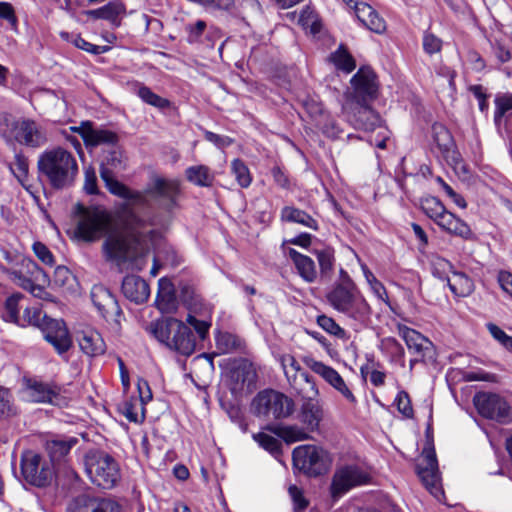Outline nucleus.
<instances>
[{
    "label": "nucleus",
    "mask_w": 512,
    "mask_h": 512,
    "mask_svg": "<svg viewBox=\"0 0 512 512\" xmlns=\"http://www.w3.org/2000/svg\"><path fill=\"white\" fill-rule=\"evenodd\" d=\"M424 213L435 223L447 212L444 205L436 197H427L421 203Z\"/></svg>",
    "instance_id": "a18cd8bd"
},
{
    "label": "nucleus",
    "mask_w": 512,
    "mask_h": 512,
    "mask_svg": "<svg viewBox=\"0 0 512 512\" xmlns=\"http://www.w3.org/2000/svg\"><path fill=\"white\" fill-rule=\"evenodd\" d=\"M15 140L30 148H40L48 142L47 129L32 119H20L12 125Z\"/></svg>",
    "instance_id": "ddd939ff"
},
{
    "label": "nucleus",
    "mask_w": 512,
    "mask_h": 512,
    "mask_svg": "<svg viewBox=\"0 0 512 512\" xmlns=\"http://www.w3.org/2000/svg\"><path fill=\"white\" fill-rule=\"evenodd\" d=\"M398 334L405 341L409 352L416 356V360H424L431 356L433 343L418 331L405 325H399Z\"/></svg>",
    "instance_id": "5701e85b"
},
{
    "label": "nucleus",
    "mask_w": 512,
    "mask_h": 512,
    "mask_svg": "<svg viewBox=\"0 0 512 512\" xmlns=\"http://www.w3.org/2000/svg\"><path fill=\"white\" fill-rule=\"evenodd\" d=\"M78 343L81 351L89 357L103 355L106 344L99 332L93 329L83 330L78 335Z\"/></svg>",
    "instance_id": "bb28decb"
},
{
    "label": "nucleus",
    "mask_w": 512,
    "mask_h": 512,
    "mask_svg": "<svg viewBox=\"0 0 512 512\" xmlns=\"http://www.w3.org/2000/svg\"><path fill=\"white\" fill-rule=\"evenodd\" d=\"M417 474L431 495L438 501H442L445 495L442 489L436 455L433 450L427 451L421 462L417 464Z\"/></svg>",
    "instance_id": "2eb2a0df"
},
{
    "label": "nucleus",
    "mask_w": 512,
    "mask_h": 512,
    "mask_svg": "<svg viewBox=\"0 0 512 512\" xmlns=\"http://www.w3.org/2000/svg\"><path fill=\"white\" fill-rule=\"evenodd\" d=\"M293 465L308 476L325 473L332 463L330 454L315 445H300L292 452Z\"/></svg>",
    "instance_id": "6e6552de"
},
{
    "label": "nucleus",
    "mask_w": 512,
    "mask_h": 512,
    "mask_svg": "<svg viewBox=\"0 0 512 512\" xmlns=\"http://www.w3.org/2000/svg\"><path fill=\"white\" fill-rule=\"evenodd\" d=\"M288 255L293 261L299 276L307 283H313L317 279V270L313 259L290 248Z\"/></svg>",
    "instance_id": "cd10ccee"
},
{
    "label": "nucleus",
    "mask_w": 512,
    "mask_h": 512,
    "mask_svg": "<svg viewBox=\"0 0 512 512\" xmlns=\"http://www.w3.org/2000/svg\"><path fill=\"white\" fill-rule=\"evenodd\" d=\"M23 479L35 487H46L54 478V468L50 461L33 450H25L20 460Z\"/></svg>",
    "instance_id": "1a4fd4ad"
},
{
    "label": "nucleus",
    "mask_w": 512,
    "mask_h": 512,
    "mask_svg": "<svg viewBox=\"0 0 512 512\" xmlns=\"http://www.w3.org/2000/svg\"><path fill=\"white\" fill-rule=\"evenodd\" d=\"M118 141V136L108 129H97L91 124L90 130L85 133V145L87 147H96L99 145H114Z\"/></svg>",
    "instance_id": "72a5a7b5"
},
{
    "label": "nucleus",
    "mask_w": 512,
    "mask_h": 512,
    "mask_svg": "<svg viewBox=\"0 0 512 512\" xmlns=\"http://www.w3.org/2000/svg\"><path fill=\"white\" fill-rule=\"evenodd\" d=\"M123 295L136 304H142L147 301L150 295L148 283L135 275H128L122 281Z\"/></svg>",
    "instance_id": "a878e982"
},
{
    "label": "nucleus",
    "mask_w": 512,
    "mask_h": 512,
    "mask_svg": "<svg viewBox=\"0 0 512 512\" xmlns=\"http://www.w3.org/2000/svg\"><path fill=\"white\" fill-rule=\"evenodd\" d=\"M124 11L123 5L117 1H111L106 5L91 10L88 14L96 19H105L117 23L119 15Z\"/></svg>",
    "instance_id": "58836bf2"
},
{
    "label": "nucleus",
    "mask_w": 512,
    "mask_h": 512,
    "mask_svg": "<svg viewBox=\"0 0 512 512\" xmlns=\"http://www.w3.org/2000/svg\"><path fill=\"white\" fill-rule=\"evenodd\" d=\"M486 327L496 341L507 350L512 351V336L506 334L505 331L493 323H488Z\"/></svg>",
    "instance_id": "680f3d73"
},
{
    "label": "nucleus",
    "mask_w": 512,
    "mask_h": 512,
    "mask_svg": "<svg viewBox=\"0 0 512 512\" xmlns=\"http://www.w3.org/2000/svg\"><path fill=\"white\" fill-rule=\"evenodd\" d=\"M280 218L284 222L296 223L314 231L319 229V225L316 219H314L306 211L294 206L283 207L281 210Z\"/></svg>",
    "instance_id": "c756f323"
},
{
    "label": "nucleus",
    "mask_w": 512,
    "mask_h": 512,
    "mask_svg": "<svg viewBox=\"0 0 512 512\" xmlns=\"http://www.w3.org/2000/svg\"><path fill=\"white\" fill-rule=\"evenodd\" d=\"M47 318L48 316L43 314L39 307H26L20 325H33L40 328Z\"/></svg>",
    "instance_id": "864d4df0"
},
{
    "label": "nucleus",
    "mask_w": 512,
    "mask_h": 512,
    "mask_svg": "<svg viewBox=\"0 0 512 512\" xmlns=\"http://www.w3.org/2000/svg\"><path fill=\"white\" fill-rule=\"evenodd\" d=\"M37 169L40 176L57 190L71 187L79 173L75 156L61 146L44 150L38 157Z\"/></svg>",
    "instance_id": "f03ea898"
},
{
    "label": "nucleus",
    "mask_w": 512,
    "mask_h": 512,
    "mask_svg": "<svg viewBox=\"0 0 512 512\" xmlns=\"http://www.w3.org/2000/svg\"><path fill=\"white\" fill-rule=\"evenodd\" d=\"M446 279L451 292L457 297H467L474 290L472 279L465 273L453 271L452 276Z\"/></svg>",
    "instance_id": "473e14b6"
},
{
    "label": "nucleus",
    "mask_w": 512,
    "mask_h": 512,
    "mask_svg": "<svg viewBox=\"0 0 512 512\" xmlns=\"http://www.w3.org/2000/svg\"><path fill=\"white\" fill-rule=\"evenodd\" d=\"M99 498L81 495L76 498L71 512H98Z\"/></svg>",
    "instance_id": "3c124183"
},
{
    "label": "nucleus",
    "mask_w": 512,
    "mask_h": 512,
    "mask_svg": "<svg viewBox=\"0 0 512 512\" xmlns=\"http://www.w3.org/2000/svg\"><path fill=\"white\" fill-rule=\"evenodd\" d=\"M256 372L252 364L243 361L228 372V386L232 394L238 396L251 393L255 388Z\"/></svg>",
    "instance_id": "f3484780"
},
{
    "label": "nucleus",
    "mask_w": 512,
    "mask_h": 512,
    "mask_svg": "<svg viewBox=\"0 0 512 512\" xmlns=\"http://www.w3.org/2000/svg\"><path fill=\"white\" fill-rule=\"evenodd\" d=\"M231 171L242 188H247L251 184L252 177L250 171L242 160L234 159L231 163Z\"/></svg>",
    "instance_id": "de8ad7c7"
},
{
    "label": "nucleus",
    "mask_w": 512,
    "mask_h": 512,
    "mask_svg": "<svg viewBox=\"0 0 512 512\" xmlns=\"http://www.w3.org/2000/svg\"><path fill=\"white\" fill-rule=\"evenodd\" d=\"M253 439L274 457H278L281 454L282 444L276 437L265 432H259L253 435Z\"/></svg>",
    "instance_id": "c03bdc74"
},
{
    "label": "nucleus",
    "mask_w": 512,
    "mask_h": 512,
    "mask_svg": "<svg viewBox=\"0 0 512 512\" xmlns=\"http://www.w3.org/2000/svg\"><path fill=\"white\" fill-rule=\"evenodd\" d=\"M10 280L20 288L30 292L34 297L47 299L49 294L45 286L49 284V276L32 259H23L18 268L8 271Z\"/></svg>",
    "instance_id": "423d86ee"
},
{
    "label": "nucleus",
    "mask_w": 512,
    "mask_h": 512,
    "mask_svg": "<svg viewBox=\"0 0 512 512\" xmlns=\"http://www.w3.org/2000/svg\"><path fill=\"white\" fill-rule=\"evenodd\" d=\"M40 329L44 338L53 345L58 353H65L71 347L72 341L63 320L48 317L44 320Z\"/></svg>",
    "instance_id": "aec40b11"
},
{
    "label": "nucleus",
    "mask_w": 512,
    "mask_h": 512,
    "mask_svg": "<svg viewBox=\"0 0 512 512\" xmlns=\"http://www.w3.org/2000/svg\"><path fill=\"white\" fill-rule=\"evenodd\" d=\"M302 361L308 368L322 377L330 386L338 391L348 402L356 403V397L347 386L343 377L333 367L311 356L303 357Z\"/></svg>",
    "instance_id": "dca6fc26"
},
{
    "label": "nucleus",
    "mask_w": 512,
    "mask_h": 512,
    "mask_svg": "<svg viewBox=\"0 0 512 512\" xmlns=\"http://www.w3.org/2000/svg\"><path fill=\"white\" fill-rule=\"evenodd\" d=\"M146 192L150 197L161 201L162 205L166 209L170 210L176 206V200L179 194V186L176 181L157 177L147 187Z\"/></svg>",
    "instance_id": "b1692460"
},
{
    "label": "nucleus",
    "mask_w": 512,
    "mask_h": 512,
    "mask_svg": "<svg viewBox=\"0 0 512 512\" xmlns=\"http://www.w3.org/2000/svg\"><path fill=\"white\" fill-rule=\"evenodd\" d=\"M77 442L78 440L75 437H57L47 440L45 449L50 456V462L61 461Z\"/></svg>",
    "instance_id": "7c9ffc66"
},
{
    "label": "nucleus",
    "mask_w": 512,
    "mask_h": 512,
    "mask_svg": "<svg viewBox=\"0 0 512 512\" xmlns=\"http://www.w3.org/2000/svg\"><path fill=\"white\" fill-rule=\"evenodd\" d=\"M268 430L275 432L286 443L304 441L310 438L308 430L298 425H285L277 428L267 427Z\"/></svg>",
    "instance_id": "c9c22d12"
},
{
    "label": "nucleus",
    "mask_w": 512,
    "mask_h": 512,
    "mask_svg": "<svg viewBox=\"0 0 512 512\" xmlns=\"http://www.w3.org/2000/svg\"><path fill=\"white\" fill-rule=\"evenodd\" d=\"M370 475L362 468L356 465H346L338 468L333 477L330 486V492L333 499L337 500L346 494L350 489L369 483Z\"/></svg>",
    "instance_id": "9b49d317"
},
{
    "label": "nucleus",
    "mask_w": 512,
    "mask_h": 512,
    "mask_svg": "<svg viewBox=\"0 0 512 512\" xmlns=\"http://www.w3.org/2000/svg\"><path fill=\"white\" fill-rule=\"evenodd\" d=\"M24 299L21 293H14L9 296L4 303V311L2 317L5 321L21 324L19 317V302Z\"/></svg>",
    "instance_id": "a19ab883"
},
{
    "label": "nucleus",
    "mask_w": 512,
    "mask_h": 512,
    "mask_svg": "<svg viewBox=\"0 0 512 512\" xmlns=\"http://www.w3.org/2000/svg\"><path fill=\"white\" fill-rule=\"evenodd\" d=\"M84 463L88 477L98 487L111 489L121 478L119 464L104 451H90Z\"/></svg>",
    "instance_id": "39448f33"
},
{
    "label": "nucleus",
    "mask_w": 512,
    "mask_h": 512,
    "mask_svg": "<svg viewBox=\"0 0 512 512\" xmlns=\"http://www.w3.org/2000/svg\"><path fill=\"white\" fill-rule=\"evenodd\" d=\"M351 83L354 87L353 102H370L376 98L378 84L375 73L368 67H362L352 77Z\"/></svg>",
    "instance_id": "6ab92c4d"
},
{
    "label": "nucleus",
    "mask_w": 512,
    "mask_h": 512,
    "mask_svg": "<svg viewBox=\"0 0 512 512\" xmlns=\"http://www.w3.org/2000/svg\"><path fill=\"white\" fill-rule=\"evenodd\" d=\"M473 403L481 416L500 423L507 422L510 406L500 395L490 392H479L474 395Z\"/></svg>",
    "instance_id": "f8f14e48"
},
{
    "label": "nucleus",
    "mask_w": 512,
    "mask_h": 512,
    "mask_svg": "<svg viewBox=\"0 0 512 512\" xmlns=\"http://www.w3.org/2000/svg\"><path fill=\"white\" fill-rule=\"evenodd\" d=\"M16 410L12 404V396L8 389L0 387V417L14 415Z\"/></svg>",
    "instance_id": "13d9d810"
},
{
    "label": "nucleus",
    "mask_w": 512,
    "mask_h": 512,
    "mask_svg": "<svg viewBox=\"0 0 512 512\" xmlns=\"http://www.w3.org/2000/svg\"><path fill=\"white\" fill-rule=\"evenodd\" d=\"M327 302L337 312L359 323H366L371 307L356 286L333 287L326 295Z\"/></svg>",
    "instance_id": "20e7f679"
},
{
    "label": "nucleus",
    "mask_w": 512,
    "mask_h": 512,
    "mask_svg": "<svg viewBox=\"0 0 512 512\" xmlns=\"http://www.w3.org/2000/svg\"><path fill=\"white\" fill-rule=\"evenodd\" d=\"M186 179L199 187H211L215 180V174L206 165H194L185 170Z\"/></svg>",
    "instance_id": "2f4dec72"
},
{
    "label": "nucleus",
    "mask_w": 512,
    "mask_h": 512,
    "mask_svg": "<svg viewBox=\"0 0 512 512\" xmlns=\"http://www.w3.org/2000/svg\"><path fill=\"white\" fill-rule=\"evenodd\" d=\"M317 324L327 333L339 339H346V331L336 323V321L327 315H319L316 319Z\"/></svg>",
    "instance_id": "8fccbe9b"
},
{
    "label": "nucleus",
    "mask_w": 512,
    "mask_h": 512,
    "mask_svg": "<svg viewBox=\"0 0 512 512\" xmlns=\"http://www.w3.org/2000/svg\"><path fill=\"white\" fill-rule=\"evenodd\" d=\"M345 2L354 10L355 16L364 27L376 34H383L386 31V21L369 4L356 0H345Z\"/></svg>",
    "instance_id": "412c9836"
},
{
    "label": "nucleus",
    "mask_w": 512,
    "mask_h": 512,
    "mask_svg": "<svg viewBox=\"0 0 512 512\" xmlns=\"http://www.w3.org/2000/svg\"><path fill=\"white\" fill-rule=\"evenodd\" d=\"M0 21H6L12 30H17L18 19L11 3L0 2Z\"/></svg>",
    "instance_id": "4d7b16f0"
},
{
    "label": "nucleus",
    "mask_w": 512,
    "mask_h": 512,
    "mask_svg": "<svg viewBox=\"0 0 512 512\" xmlns=\"http://www.w3.org/2000/svg\"><path fill=\"white\" fill-rule=\"evenodd\" d=\"M100 176L101 179L104 181L106 188L109 190V192L113 195H116L120 198H126L128 196V192L130 188H128L123 183L119 182L114 174L113 171H111L107 167H100Z\"/></svg>",
    "instance_id": "4c0bfd02"
},
{
    "label": "nucleus",
    "mask_w": 512,
    "mask_h": 512,
    "mask_svg": "<svg viewBox=\"0 0 512 512\" xmlns=\"http://www.w3.org/2000/svg\"><path fill=\"white\" fill-rule=\"evenodd\" d=\"M281 366L290 386L301 397L318 396L319 391L316 383L300 363L291 354H283L280 357Z\"/></svg>",
    "instance_id": "9d476101"
},
{
    "label": "nucleus",
    "mask_w": 512,
    "mask_h": 512,
    "mask_svg": "<svg viewBox=\"0 0 512 512\" xmlns=\"http://www.w3.org/2000/svg\"><path fill=\"white\" fill-rule=\"evenodd\" d=\"M368 103L358 101L343 106L347 120L356 129L373 130L380 122L379 115Z\"/></svg>",
    "instance_id": "a211bd4d"
},
{
    "label": "nucleus",
    "mask_w": 512,
    "mask_h": 512,
    "mask_svg": "<svg viewBox=\"0 0 512 512\" xmlns=\"http://www.w3.org/2000/svg\"><path fill=\"white\" fill-rule=\"evenodd\" d=\"M53 283L59 288L71 290L76 283V278L65 266H58L54 271Z\"/></svg>",
    "instance_id": "49530a36"
},
{
    "label": "nucleus",
    "mask_w": 512,
    "mask_h": 512,
    "mask_svg": "<svg viewBox=\"0 0 512 512\" xmlns=\"http://www.w3.org/2000/svg\"><path fill=\"white\" fill-rule=\"evenodd\" d=\"M12 174L18 179L19 182L23 183L28 178L29 162L26 156L22 153H17L14 157L13 163L9 166Z\"/></svg>",
    "instance_id": "09e8293b"
},
{
    "label": "nucleus",
    "mask_w": 512,
    "mask_h": 512,
    "mask_svg": "<svg viewBox=\"0 0 512 512\" xmlns=\"http://www.w3.org/2000/svg\"><path fill=\"white\" fill-rule=\"evenodd\" d=\"M137 94L145 103L151 106L157 108H166L169 106V101L167 99L155 94L150 88L146 86H140Z\"/></svg>",
    "instance_id": "603ef678"
},
{
    "label": "nucleus",
    "mask_w": 512,
    "mask_h": 512,
    "mask_svg": "<svg viewBox=\"0 0 512 512\" xmlns=\"http://www.w3.org/2000/svg\"><path fill=\"white\" fill-rule=\"evenodd\" d=\"M294 410V402L285 394L264 389L256 394L251 403V411L257 417L282 419L289 417Z\"/></svg>",
    "instance_id": "0eeeda50"
},
{
    "label": "nucleus",
    "mask_w": 512,
    "mask_h": 512,
    "mask_svg": "<svg viewBox=\"0 0 512 512\" xmlns=\"http://www.w3.org/2000/svg\"><path fill=\"white\" fill-rule=\"evenodd\" d=\"M32 249L37 258L44 264L50 266L54 264V256L45 244L42 242H35Z\"/></svg>",
    "instance_id": "69168bd1"
},
{
    "label": "nucleus",
    "mask_w": 512,
    "mask_h": 512,
    "mask_svg": "<svg viewBox=\"0 0 512 512\" xmlns=\"http://www.w3.org/2000/svg\"><path fill=\"white\" fill-rule=\"evenodd\" d=\"M436 224L449 234L464 239H468L472 234L470 227L462 219L449 211L444 213Z\"/></svg>",
    "instance_id": "c85d7f7f"
},
{
    "label": "nucleus",
    "mask_w": 512,
    "mask_h": 512,
    "mask_svg": "<svg viewBox=\"0 0 512 512\" xmlns=\"http://www.w3.org/2000/svg\"><path fill=\"white\" fill-rule=\"evenodd\" d=\"M150 333L172 351L189 356L195 351L196 340L190 328L176 318H164L150 325Z\"/></svg>",
    "instance_id": "7ed1b4c3"
},
{
    "label": "nucleus",
    "mask_w": 512,
    "mask_h": 512,
    "mask_svg": "<svg viewBox=\"0 0 512 512\" xmlns=\"http://www.w3.org/2000/svg\"><path fill=\"white\" fill-rule=\"evenodd\" d=\"M91 299L101 316L115 329L120 327L122 310L113 294L102 285H94Z\"/></svg>",
    "instance_id": "4468645a"
},
{
    "label": "nucleus",
    "mask_w": 512,
    "mask_h": 512,
    "mask_svg": "<svg viewBox=\"0 0 512 512\" xmlns=\"http://www.w3.org/2000/svg\"><path fill=\"white\" fill-rule=\"evenodd\" d=\"M395 404L397 406L398 411L405 417V418H412L414 415V411L412 408L411 400L407 392L400 391L396 398H395Z\"/></svg>",
    "instance_id": "052dcab7"
},
{
    "label": "nucleus",
    "mask_w": 512,
    "mask_h": 512,
    "mask_svg": "<svg viewBox=\"0 0 512 512\" xmlns=\"http://www.w3.org/2000/svg\"><path fill=\"white\" fill-rule=\"evenodd\" d=\"M432 137L434 143L443 153L449 152L451 148L454 146V141L451 133L444 125L440 123H434L432 125Z\"/></svg>",
    "instance_id": "ea45409f"
},
{
    "label": "nucleus",
    "mask_w": 512,
    "mask_h": 512,
    "mask_svg": "<svg viewBox=\"0 0 512 512\" xmlns=\"http://www.w3.org/2000/svg\"><path fill=\"white\" fill-rule=\"evenodd\" d=\"M72 43L79 49L89 52L94 55H99L107 52L109 50L108 46H99L94 45L85 39H83L80 35L73 36Z\"/></svg>",
    "instance_id": "bf43d9fd"
},
{
    "label": "nucleus",
    "mask_w": 512,
    "mask_h": 512,
    "mask_svg": "<svg viewBox=\"0 0 512 512\" xmlns=\"http://www.w3.org/2000/svg\"><path fill=\"white\" fill-rule=\"evenodd\" d=\"M315 255L320 267V280L322 282L331 281L335 262L333 251L329 248L316 250Z\"/></svg>",
    "instance_id": "e433bc0d"
},
{
    "label": "nucleus",
    "mask_w": 512,
    "mask_h": 512,
    "mask_svg": "<svg viewBox=\"0 0 512 512\" xmlns=\"http://www.w3.org/2000/svg\"><path fill=\"white\" fill-rule=\"evenodd\" d=\"M382 347L388 351L393 357L403 358L404 348L402 345L393 337H386L382 340Z\"/></svg>",
    "instance_id": "338daca9"
},
{
    "label": "nucleus",
    "mask_w": 512,
    "mask_h": 512,
    "mask_svg": "<svg viewBox=\"0 0 512 512\" xmlns=\"http://www.w3.org/2000/svg\"><path fill=\"white\" fill-rule=\"evenodd\" d=\"M187 323L194 328L200 340H205L209 329L211 327V321L207 319H198L193 314H188L186 318Z\"/></svg>",
    "instance_id": "5fc2aeb1"
},
{
    "label": "nucleus",
    "mask_w": 512,
    "mask_h": 512,
    "mask_svg": "<svg viewBox=\"0 0 512 512\" xmlns=\"http://www.w3.org/2000/svg\"><path fill=\"white\" fill-rule=\"evenodd\" d=\"M316 396L302 397L305 401L302 403L299 413V420L305 425L308 431H318L320 423L324 418V410Z\"/></svg>",
    "instance_id": "393cba45"
},
{
    "label": "nucleus",
    "mask_w": 512,
    "mask_h": 512,
    "mask_svg": "<svg viewBox=\"0 0 512 512\" xmlns=\"http://www.w3.org/2000/svg\"><path fill=\"white\" fill-rule=\"evenodd\" d=\"M149 194L129 190L115 213L102 206L85 207L76 205L79 215L75 234L86 242H94L107 235L103 253L108 261L116 263L121 270L141 271L148 263L149 249L142 235L137 231L142 220L135 214L134 207H144Z\"/></svg>",
    "instance_id": "f257e3e1"
},
{
    "label": "nucleus",
    "mask_w": 512,
    "mask_h": 512,
    "mask_svg": "<svg viewBox=\"0 0 512 512\" xmlns=\"http://www.w3.org/2000/svg\"><path fill=\"white\" fill-rule=\"evenodd\" d=\"M299 23L305 30L309 29L313 35L318 34L322 27L318 14L309 6L301 11Z\"/></svg>",
    "instance_id": "37998d69"
},
{
    "label": "nucleus",
    "mask_w": 512,
    "mask_h": 512,
    "mask_svg": "<svg viewBox=\"0 0 512 512\" xmlns=\"http://www.w3.org/2000/svg\"><path fill=\"white\" fill-rule=\"evenodd\" d=\"M442 41L432 33H425L423 37V48L428 54H434L441 50Z\"/></svg>",
    "instance_id": "774afa93"
},
{
    "label": "nucleus",
    "mask_w": 512,
    "mask_h": 512,
    "mask_svg": "<svg viewBox=\"0 0 512 512\" xmlns=\"http://www.w3.org/2000/svg\"><path fill=\"white\" fill-rule=\"evenodd\" d=\"M288 491L294 504V512H304V510L308 507L309 502L303 496L302 490L296 485H291Z\"/></svg>",
    "instance_id": "e2e57ef3"
},
{
    "label": "nucleus",
    "mask_w": 512,
    "mask_h": 512,
    "mask_svg": "<svg viewBox=\"0 0 512 512\" xmlns=\"http://www.w3.org/2000/svg\"><path fill=\"white\" fill-rule=\"evenodd\" d=\"M206 29V22L197 20L195 23L187 24L185 30L188 34L187 40L189 43H195L199 40L201 35Z\"/></svg>",
    "instance_id": "0e129e2a"
},
{
    "label": "nucleus",
    "mask_w": 512,
    "mask_h": 512,
    "mask_svg": "<svg viewBox=\"0 0 512 512\" xmlns=\"http://www.w3.org/2000/svg\"><path fill=\"white\" fill-rule=\"evenodd\" d=\"M363 274L370 285L374 294L381 300L387 297L386 289L383 284L375 277V275L368 269L367 266H362Z\"/></svg>",
    "instance_id": "6e6d98bb"
},
{
    "label": "nucleus",
    "mask_w": 512,
    "mask_h": 512,
    "mask_svg": "<svg viewBox=\"0 0 512 512\" xmlns=\"http://www.w3.org/2000/svg\"><path fill=\"white\" fill-rule=\"evenodd\" d=\"M330 60L338 69L347 73H350L356 67L353 57L343 46H340L330 55Z\"/></svg>",
    "instance_id": "79ce46f5"
},
{
    "label": "nucleus",
    "mask_w": 512,
    "mask_h": 512,
    "mask_svg": "<svg viewBox=\"0 0 512 512\" xmlns=\"http://www.w3.org/2000/svg\"><path fill=\"white\" fill-rule=\"evenodd\" d=\"M61 387L54 382H43L36 379L25 381V393L31 402L54 404L61 394Z\"/></svg>",
    "instance_id": "4be33fe9"
},
{
    "label": "nucleus",
    "mask_w": 512,
    "mask_h": 512,
    "mask_svg": "<svg viewBox=\"0 0 512 512\" xmlns=\"http://www.w3.org/2000/svg\"><path fill=\"white\" fill-rule=\"evenodd\" d=\"M495 104V125L499 128L504 123L512 128V94L497 97Z\"/></svg>",
    "instance_id": "f704fd0d"
}]
</instances>
